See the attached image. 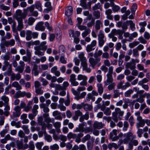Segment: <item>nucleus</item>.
<instances>
[{"mask_svg": "<svg viewBox=\"0 0 150 150\" xmlns=\"http://www.w3.org/2000/svg\"><path fill=\"white\" fill-rule=\"evenodd\" d=\"M125 138L123 140H120L118 142V145H120L123 143L125 144H127L129 141L134 139L135 136L131 132H128L124 134Z\"/></svg>", "mask_w": 150, "mask_h": 150, "instance_id": "obj_1", "label": "nucleus"}, {"mask_svg": "<svg viewBox=\"0 0 150 150\" xmlns=\"http://www.w3.org/2000/svg\"><path fill=\"white\" fill-rule=\"evenodd\" d=\"M101 58H95L91 57L89 59V62L90 64V66L93 69H94L96 65L97 64L98 67L100 66L101 64L100 62Z\"/></svg>", "mask_w": 150, "mask_h": 150, "instance_id": "obj_2", "label": "nucleus"}, {"mask_svg": "<svg viewBox=\"0 0 150 150\" xmlns=\"http://www.w3.org/2000/svg\"><path fill=\"white\" fill-rule=\"evenodd\" d=\"M15 44V41L14 39H12L9 40H3L2 43L0 44L1 48H3L4 46L8 47L13 46Z\"/></svg>", "mask_w": 150, "mask_h": 150, "instance_id": "obj_3", "label": "nucleus"}, {"mask_svg": "<svg viewBox=\"0 0 150 150\" xmlns=\"http://www.w3.org/2000/svg\"><path fill=\"white\" fill-rule=\"evenodd\" d=\"M5 65H3L2 68L3 71H5L7 67H8V69L7 71L4 72V74L5 75H7L8 76H10V75H11L12 73L11 69V65L9 63H8L7 62H5Z\"/></svg>", "mask_w": 150, "mask_h": 150, "instance_id": "obj_4", "label": "nucleus"}, {"mask_svg": "<svg viewBox=\"0 0 150 150\" xmlns=\"http://www.w3.org/2000/svg\"><path fill=\"white\" fill-rule=\"evenodd\" d=\"M26 17V15L24 13H22V11L20 9L17 10L15 14L14 15V17L17 21L23 20Z\"/></svg>", "mask_w": 150, "mask_h": 150, "instance_id": "obj_5", "label": "nucleus"}, {"mask_svg": "<svg viewBox=\"0 0 150 150\" xmlns=\"http://www.w3.org/2000/svg\"><path fill=\"white\" fill-rule=\"evenodd\" d=\"M77 79L79 81H82L80 83V85L81 86H86L87 84V77L85 75L81 74H79L77 76Z\"/></svg>", "mask_w": 150, "mask_h": 150, "instance_id": "obj_6", "label": "nucleus"}, {"mask_svg": "<svg viewBox=\"0 0 150 150\" xmlns=\"http://www.w3.org/2000/svg\"><path fill=\"white\" fill-rule=\"evenodd\" d=\"M4 106V115L6 116H8L10 114L9 111L10 110V107L9 105V104H4L2 101H0V107L1 108Z\"/></svg>", "mask_w": 150, "mask_h": 150, "instance_id": "obj_7", "label": "nucleus"}, {"mask_svg": "<svg viewBox=\"0 0 150 150\" xmlns=\"http://www.w3.org/2000/svg\"><path fill=\"white\" fill-rule=\"evenodd\" d=\"M135 115L137 117V120L138 121V122L137 123V127L138 129L137 132L138 135L139 137H141V131L139 128L141 127V116L140 113L139 111H138L135 113Z\"/></svg>", "mask_w": 150, "mask_h": 150, "instance_id": "obj_8", "label": "nucleus"}, {"mask_svg": "<svg viewBox=\"0 0 150 150\" xmlns=\"http://www.w3.org/2000/svg\"><path fill=\"white\" fill-rule=\"evenodd\" d=\"M14 111L13 112V116L14 117H19L21 114V109L18 106H16L13 108Z\"/></svg>", "mask_w": 150, "mask_h": 150, "instance_id": "obj_9", "label": "nucleus"}, {"mask_svg": "<svg viewBox=\"0 0 150 150\" xmlns=\"http://www.w3.org/2000/svg\"><path fill=\"white\" fill-rule=\"evenodd\" d=\"M117 130L114 129L110 134L109 138L112 141H115L118 139V137L117 136Z\"/></svg>", "mask_w": 150, "mask_h": 150, "instance_id": "obj_10", "label": "nucleus"}, {"mask_svg": "<svg viewBox=\"0 0 150 150\" xmlns=\"http://www.w3.org/2000/svg\"><path fill=\"white\" fill-rule=\"evenodd\" d=\"M69 81L71 85L73 86H76L79 85V83L76 81V75L74 74H72L70 76Z\"/></svg>", "mask_w": 150, "mask_h": 150, "instance_id": "obj_11", "label": "nucleus"}, {"mask_svg": "<svg viewBox=\"0 0 150 150\" xmlns=\"http://www.w3.org/2000/svg\"><path fill=\"white\" fill-rule=\"evenodd\" d=\"M38 123L39 125L42 126V129L44 130L47 127L46 124L43 121V118L42 116H41L38 118Z\"/></svg>", "mask_w": 150, "mask_h": 150, "instance_id": "obj_12", "label": "nucleus"}, {"mask_svg": "<svg viewBox=\"0 0 150 150\" xmlns=\"http://www.w3.org/2000/svg\"><path fill=\"white\" fill-rule=\"evenodd\" d=\"M35 50V54L38 56H43L44 54L45 51H41V48L40 47L36 46L34 47Z\"/></svg>", "mask_w": 150, "mask_h": 150, "instance_id": "obj_13", "label": "nucleus"}, {"mask_svg": "<svg viewBox=\"0 0 150 150\" xmlns=\"http://www.w3.org/2000/svg\"><path fill=\"white\" fill-rule=\"evenodd\" d=\"M106 76V80L104 82V85L106 86L110 84V83L113 82V81L112 75L107 74Z\"/></svg>", "mask_w": 150, "mask_h": 150, "instance_id": "obj_14", "label": "nucleus"}, {"mask_svg": "<svg viewBox=\"0 0 150 150\" xmlns=\"http://www.w3.org/2000/svg\"><path fill=\"white\" fill-rule=\"evenodd\" d=\"M101 110L103 112L104 114L106 115H111V111L109 108L106 107L105 106H101L100 108Z\"/></svg>", "mask_w": 150, "mask_h": 150, "instance_id": "obj_15", "label": "nucleus"}, {"mask_svg": "<svg viewBox=\"0 0 150 150\" xmlns=\"http://www.w3.org/2000/svg\"><path fill=\"white\" fill-rule=\"evenodd\" d=\"M45 6L47 8L44 10V12L48 13L52 9V8L51 5V3L50 1H47L45 3Z\"/></svg>", "mask_w": 150, "mask_h": 150, "instance_id": "obj_16", "label": "nucleus"}, {"mask_svg": "<svg viewBox=\"0 0 150 150\" xmlns=\"http://www.w3.org/2000/svg\"><path fill=\"white\" fill-rule=\"evenodd\" d=\"M78 57L81 61V65L87 63V60L84 56V53L81 52L79 54Z\"/></svg>", "mask_w": 150, "mask_h": 150, "instance_id": "obj_17", "label": "nucleus"}, {"mask_svg": "<svg viewBox=\"0 0 150 150\" xmlns=\"http://www.w3.org/2000/svg\"><path fill=\"white\" fill-rule=\"evenodd\" d=\"M44 23L42 22H39L36 25L35 29L37 30H40L42 31L45 30V27L43 25Z\"/></svg>", "mask_w": 150, "mask_h": 150, "instance_id": "obj_18", "label": "nucleus"}, {"mask_svg": "<svg viewBox=\"0 0 150 150\" xmlns=\"http://www.w3.org/2000/svg\"><path fill=\"white\" fill-rule=\"evenodd\" d=\"M52 115L56 120H62V117L61 115V113L57 110H56L52 112Z\"/></svg>", "mask_w": 150, "mask_h": 150, "instance_id": "obj_19", "label": "nucleus"}, {"mask_svg": "<svg viewBox=\"0 0 150 150\" xmlns=\"http://www.w3.org/2000/svg\"><path fill=\"white\" fill-rule=\"evenodd\" d=\"M73 11V8L72 6H69L66 8L65 11V14L67 16H69L72 15Z\"/></svg>", "mask_w": 150, "mask_h": 150, "instance_id": "obj_20", "label": "nucleus"}, {"mask_svg": "<svg viewBox=\"0 0 150 150\" xmlns=\"http://www.w3.org/2000/svg\"><path fill=\"white\" fill-rule=\"evenodd\" d=\"M25 92H21L20 91L18 90L16 92L14 96V97L15 98H17L19 97H23L25 96Z\"/></svg>", "mask_w": 150, "mask_h": 150, "instance_id": "obj_21", "label": "nucleus"}, {"mask_svg": "<svg viewBox=\"0 0 150 150\" xmlns=\"http://www.w3.org/2000/svg\"><path fill=\"white\" fill-rule=\"evenodd\" d=\"M53 125L56 129L57 132L59 133L61 132L60 128L61 126V123L59 122H56L53 123Z\"/></svg>", "mask_w": 150, "mask_h": 150, "instance_id": "obj_22", "label": "nucleus"}, {"mask_svg": "<svg viewBox=\"0 0 150 150\" xmlns=\"http://www.w3.org/2000/svg\"><path fill=\"white\" fill-rule=\"evenodd\" d=\"M104 124H103L102 122H98L97 121H96L93 124V127L95 128H97L100 129L103 127Z\"/></svg>", "mask_w": 150, "mask_h": 150, "instance_id": "obj_23", "label": "nucleus"}, {"mask_svg": "<svg viewBox=\"0 0 150 150\" xmlns=\"http://www.w3.org/2000/svg\"><path fill=\"white\" fill-rule=\"evenodd\" d=\"M18 21V25L17 29L19 31H21L24 28L23 20L17 21Z\"/></svg>", "mask_w": 150, "mask_h": 150, "instance_id": "obj_24", "label": "nucleus"}, {"mask_svg": "<svg viewBox=\"0 0 150 150\" xmlns=\"http://www.w3.org/2000/svg\"><path fill=\"white\" fill-rule=\"evenodd\" d=\"M125 67L129 68L131 70H133L135 68V64L131 62H127L125 65Z\"/></svg>", "mask_w": 150, "mask_h": 150, "instance_id": "obj_25", "label": "nucleus"}, {"mask_svg": "<svg viewBox=\"0 0 150 150\" xmlns=\"http://www.w3.org/2000/svg\"><path fill=\"white\" fill-rule=\"evenodd\" d=\"M40 106L41 108L43 109V110L44 112L47 113L49 111L50 109L48 108V106H47L46 104L42 103L40 104Z\"/></svg>", "mask_w": 150, "mask_h": 150, "instance_id": "obj_26", "label": "nucleus"}, {"mask_svg": "<svg viewBox=\"0 0 150 150\" xmlns=\"http://www.w3.org/2000/svg\"><path fill=\"white\" fill-rule=\"evenodd\" d=\"M11 86V87H13L16 88L17 91L21 90L22 89L21 86L19 84L18 82L14 81L13 82Z\"/></svg>", "mask_w": 150, "mask_h": 150, "instance_id": "obj_27", "label": "nucleus"}, {"mask_svg": "<svg viewBox=\"0 0 150 150\" xmlns=\"http://www.w3.org/2000/svg\"><path fill=\"white\" fill-rule=\"evenodd\" d=\"M106 14L107 15V18L110 20L113 19V16L111 15L112 13V11L111 9H108L106 10L105 11Z\"/></svg>", "mask_w": 150, "mask_h": 150, "instance_id": "obj_28", "label": "nucleus"}, {"mask_svg": "<svg viewBox=\"0 0 150 150\" xmlns=\"http://www.w3.org/2000/svg\"><path fill=\"white\" fill-rule=\"evenodd\" d=\"M94 139H92V141H88L87 143V146L88 150H91L93 147V142Z\"/></svg>", "mask_w": 150, "mask_h": 150, "instance_id": "obj_29", "label": "nucleus"}, {"mask_svg": "<svg viewBox=\"0 0 150 150\" xmlns=\"http://www.w3.org/2000/svg\"><path fill=\"white\" fill-rule=\"evenodd\" d=\"M83 70L85 71L87 73H90L91 71V69L88 67L87 63L81 65Z\"/></svg>", "mask_w": 150, "mask_h": 150, "instance_id": "obj_30", "label": "nucleus"}, {"mask_svg": "<svg viewBox=\"0 0 150 150\" xmlns=\"http://www.w3.org/2000/svg\"><path fill=\"white\" fill-rule=\"evenodd\" d=\"M65 52V47L63 45H60L59 47V53L60 55H63Z\"/></svg>", "mask_w": 150, "mask_h": 150, "instance_id": "obj_31", "label": "nucleus"}, {"mask_svg": "<svg viewBox=\"0 0 150 150\" xmlns=\"http://www.w3.org/2000/svg\"><path fill=\"white\" fill-rule=\"evenodd\" d=\"M114 112L117 115V114H118L119 116H122L124 113V112L121 110L120 109L118 108H116L115 109V112Z\"/></svg>", "mask_w": 150, "mask_h": 150, "instance_id": "obj_32", "label": "nucleus"}, {"mask_svg": "<svg viewBox=\"0 0 150 150\" xmlns=\"http://www.w3.org/2000/svg\"><path fill=\"white\" fill-rule=\"evenodd\" d=\"M1 99L4 102V104H9V98L8 97L5 95L2 96L1 97Z\"/></svg>", "mask_w": 150, "mask_h": 150, "instance_id": "obj_33", "label": "nucleus"}, {"mask_svg": "<svg viewBox=\"0 0 150 150\" xmlns=\"http://www.w3.org/2000/svg\"><path fill=\"white\" fill-rule=\"evenodd\" d=\"M46 43V41H43L40 43V46H38L41 47L42 51H45L47 47V46L45 45Z\"/></svg>", "mask_w": 150, "mask_h": 150, "instance_id": "obj_34", "label": "nucleus"}, {"mask_svg": "<svg viewBox=\"0 0 150 150\" xmlns=\"http://www.w3.org/2000/svg\"><path fill=\"white\" fill-rule=\"evenodd\" d=\"M26 38L27 40H29L32 38V32L30 30H28L26 32Z\"/></svg>", "mask_w": 150, "mask_h": 150, "instance_id": "obj_35", "label": "nucleus"}, {"mask_svg": "<svg viewBox=\"0 0 150 150\" xmlns=\"http://www.w3.org/2000/svg\"><path fill=\"white\" fill-rule=\"evenodd\" d=\"M139 97V98L137 100V101L140 102L141 101L139 99V98H141V92L140 91H138L137 92V93L134 94L132 96V98L133 99H134L136 98H137Z\"/></svg>", "mask_w": 150, "mask_h": 150, "instance_id": "obj_36", "label": "nucleus"}, {"mask_svg": "<svg viewBox=\"0 0 150 150\" xmlns=\"http://www.w3.org/2000/svg\"><path fill=\"white\" fill-rule=\"evenodd\" d=\"M83 105L84 109L86 111H91L93 109V107L91 105L86 104H83Z\"/></svg>", "mask_w": 150, "mask_h": 150, "instance_id": "obj_37", "label": "nucleus"}, {"mask_svg": "<svg viewBox=\"0 0 150 150\" xmlns=\"http://www.w3.org/2000/svg\"><path fill=\"white\" fill-rule=\"evenodd\" d=\"M1 9L5 11H8L10 9V7L9 6H6L4 4H1L0 5Z\"/></svg>", "mask_w": 150, "mask_h": 150, "instance_id": "obj_38", "label": "nucleus"}, {"mask_svg": "<svg viewBox=\"0 0 150 150\" xmlns=\"http://www.w3.org/2000/svg\"><path fill=\"white\" fill-rule=\"evenodd\" d=\"M39 108L38 105H34L33 106V108L32 109V112L33 114L35 115H37L38 113V111L37 110Z\"/></svg>", "mask_w": 150, "mask_h": 150, "instance_id": "obj_39", "label": "nucleus"}, {"mask_svg": "<svg viewBox=\"0 0 150 150\" xmlns=\"http://www.w3.org/2000/svg\"><path fill=\"white\" fill-rule=\"evenodd\" d=\"M103 52L101 50H99L95 52L94 55L95 58H100V57L102 54Z\"/></svg>", "mask_w": 150, "mask_h": 150, "instance_id": "obj_40", "label": "nucleus"}, {"mask_svg": "<svg viewBox=\"0 0 150 150\" xmlns=\"http://www.w3.org/2000/svg\"><path fill=\"white\" fill-rule=\"evenodd\" d=\"M102 24V23L100 20H98L96 21L95 25L96 29L97 30H99L100 28V25Z\"/></svg>", "mask_w": 150, "mask_h": 150, "instance_id": "obj_41", "label": "nucleus"}, {"mask_svg": "<svg viewBox=\"0 0 150 150\" xmlns=\"http://www.w3.org/2000/svg\"><path fill=\"white\" fill-rule=\"evenodd\" d=\"M57 79H53L52 81H51L50 83L49 84V86L51 88V89L52 88H55L57 84L54 83L55 82L57 81Z\"/></svg>", "mask_w": 150, "mask_h": 150, "instance_id": "obj_42", "label": "nucleus"}, {"mask_svg": "<svg viewBox=\"0 0 150 150\" xmlns=\"http://www.w3.org/2000/svg\"><path fill=\"white\" fill-rule=\"evenodd\" d=\"M98 91L100 94H101L103 91V88L101 84L99 83L98 84Z\"/></svg>", "mask_w": 150, "mask_h": 150, "instance_id": "obj_43", "label": "nucleus"}, {"mask_svg": "<svg viewBox=\"0 0 150 150\" xmlns=\"http://www.w3.org/2000/svg\"><path fill=\"white\" fill-rule=\"evenodd\" d=\"M21 128L24 130L25 133L26 134H28L30 132V130L28 129V125H23L21 127Z\"/></svg>", "mask_w": 150, "mask_h": 150, "instance_id": "obj_44", "label": "nucleus"}, {"mask_svg": "<svg viewBox=\"0 0 150 150\" xmlns=\"http://www.w3.org/2000/svg\"><path fill=\"white\" fill-rule=\"evenodd\" d=\"M121 93H120L119 91L116 89L114 91V94L113 95V97L114 98H116L120 96V95Z\"/></svg>", "mask_w": 150, "mask_h": 150, "instance_id": "obj_45", "label": "nucleus"}, {"mask_svg": "<svg viewBox=\"0 0 150 150\" xmlns=\"http://www.w3.org/2000/svg\"><path fill=\"white\" fill-rule=\"evenodd\" d=\"M35 7L39 11H41L42 8L41 7V4L40 3L39 1H37L35 3Z\"/></svg>", "mask_w": 150, "mask_h": 150, "instance_id": "obj_46", "label": "nucleus"}, {"mask_svg": "<svg viewBox=\"0 0 150 150\" xmlns=\"http://www.w3.org/2000/svg\"><path fill=\"white\" fill-rule=\"evenodd\" d=\"M126 23L127 24H129L130 27L132 30H134L135 28L134 27V24L132 21L130 20L129 21H127L126 22Z\"/></svg>", "mask_w": 150, "mask_h": 150, "instance_id": "obj_47", "label": "nucleus"}, {"mask_svg": "<svg viewBox=\"0 0 150 150\" xmlns=\"http://www.w3.org/2000/svg\"><path fill=\"white\" fill-rule=\"evenodd\" d=\"M133 91L131 89H130L127 91L125 93V96L126 97H129L130 96L131 94L133 93Z\"/></svg>", "mask_w": 150, "mask_h": 150, "instance_id": "obj_48", "label": "nucleus"}, {"mask_svg": "<svg viewBox=\"0 0 150 150\" xmlns=\"http://www.w3.org/2000/svg\"><path fill=\"white\" fill-rule=\"evenodd\" d=\"M76 137V134H73L71 132L69 133L67 135V137L69 139H75Z\"/></svg>", "mask_w": 150, "mask_h": 150, "instance_id": "obj_49", "label": "nucleus"}, {"mask_svg": "<svg viewBox=\"0 0 150 150\" xmlns=\"http://www.w3.org/2000/svg\"><path fill=\"white\" fill-rule=\"evenodd\" d=\"M121 30L116 29H113L112 30V33H113L114 35L121 34V33L122 32Z\"/></svg>", "mask_w": 150, "mask_h": 150, "instance_id": "obj_50", "label": "nucleus"}, {"mask_svg": "<svg viewBox=\"0 0 150 150\" xmlns=\"http://www.w3.org/2000/svg\"><path fill=\"white\" fill-rule=\"evenodd\" d=\"M108 85V89L109 91H111L116 86V84L115 82H113L110 83V84Z\"/></svg>", "mask_w": 150, "mask_h": 150, "instance_id": "obj_51", "label": "nucleus"}, {"mask_svg": "<svg viewBox=\"0 0 150 150\" xmlns=\"http://www.w3.org/2000/svg\"><path fill=\"white\" fill-rule=\"evenodd\" d=\"M91 137L90 135L89 134H87L82 139L81 142L83 143H85L86 141L89 140Z\"/></svg>", "mask_w": 150, "mask_h": 150, "instance_id": "obj_52", "label": "nucleus"}, {"mask_svg": "<svg viewBox=\"0 0 150 150\" xmlns=\"http://www.w3.org/2000/svg\"><path fill=\"white\" fill-rule=\"evenodd\" d=\"M91 30L89 29L86 30L82 33V35L83 38H85L90 33Z\"/></svg>", "mask_w": 150, "mask_h": 150, "instance_id": "obj_53", "label": "nucleus"}, {"mask_svg": "<svg viewBox=\"0 0 150 150\" xmlns=\"http://www.w3.org/2000/svg\"><path fill=\"white\" fill-rule=\"evenodd\" d=\"M139 43V42L134 41L130 43L129 44V46L131 48H133L138 45Z\"/></svg>", "mask_w": 150, "mask_h": 150, "instance_id": "obj_54", "label": "nucleus"}, {"mask_svg": "<svg viewBox=\"0 0 150 150\" xmlns=\"http://www.w3.org/2000/svg\"><path fill=\"white\" fill-rule=\"evenodd\" d=\"M146 97V98L148 99H150V94L149 93H144L143 95H141V103L143 102L144 101V100L142 99Z\"/></svg>", "mask_w": 150, "mask_h": 150, "instance_id": "obj_55", "label": "nucleus"}, {"mask_svg": "<svg viewBox=\"0 0 150 150\" xmlns=\"http://www.w3.org/2000/svg\"><path fill=\"white\" fill-rule=\"evenodd\" d=\"M44 143L42 142H38L35 144L36 148L38 149H41Z\"/></svg>", "mask_w": 150, "mask_h": 150, "instance_id": "obj_56", "label": "nucleus"}, {"mask_svg": "<svg viewBox=\"0 0 150 150\" xmlns=\"http://www.w3.org/2000/svg\"><path fill=\"white\" fill-rule=\"evenodd\" d=\"M24 68L20 66H18L15 69V71H18L19 73H22L23 72Z\"/></svg>", "mask_w": 150, "mask_h": 150, "instance_id": "obj_57", "label": "nucleus"}, {"mask_svg": "<svg viewBox=\"0 0 150 150\" xmlns=\"http://www.w3.org/2000/svg\"><path fill=\"white\" fill-rule=\"evenodd\" d=\"M50 148L51 150H58L59 149V147L57 144H54L51 145L50 147Z\"/></svg>", "mask_w": 150, "mask_h": 150, "instance_id": "obj_58", "label": "nucleus"}, {"mask_svg": "<svg viewBox=\"0 0 150 150\" xmlns=\"http://www.w3.org/2000/svg\"><path fill=\"white\" fill-rule=\"evenodd\" d=\"M11 124L12 126H15L17 128H19L21 127L19 122H16L14 121H13L11 122Z\"/></svg>", "mask_w": 150, "mask_h": 150, "instance_id": "obj_59", "label": "nucleus"}, {"mask_svg": "<svg viewBox=\"0 0 150 150\" xmlns=\"http://www.w3.org/2000/svg\"><path fill=\"white\" fill-rule=\"evenodd\" d=\"M69 83L68 82L66 81H64L62 84V86L63 90H66L67 88L69 86Z\"/></svg>", "mask_w": 150, "mask_h": 150, "instance_id": "obj_60", "label": "nucleus"}, {"mask_svg": "<svg viewBox=\"0 0 150 150\" xmlns=\"http://www.w3.org/2000/svg\"><path fill=\"white\" fill-rule=\"evenodd\" d=\"M35 19L33 17H30L28 20V24L29 25H32L35 21Z\"/></svg>", "mask_w": 150, "mask_h": 150, "instance_id": "obj_61", "label": "nucleus"}, {"mask_svg": "<svg viewBox=\"0 0 150 150\" xmlns=\"http://www.w3.org/2000/svg\"><path fill=\"white\" fill-rule=\"evenodd\" d=\"M10 58V56L8 55H5L3 57V59L4 60V65H5V62H7L8 63H9L8 62V60H9Z\"/></svg>", "mask_w": 150, "mask_h": 150, "instance_id": "obj_62", "label": "nucleus"}, {"mask_svg": "<svg viewBox=\"0 0 150 150\" xmlns=\"http://www.w3.org/2000/svg\"><path fill=\"white\" fill-rule=\"evenodd\" d=\"M46 79L49 80H51V81H52L53 79H57L55 76H52L51 75L49 74L46 75Z\"/></svg>", "mask_w": 150, "mask_h": 150, "instance_id": "obj_63", "label": "nucleus"}, {"mask_svg": "<svg viewBox=\"0 0 150 150\" xmlns=\"http://www.w3.org/2000/svg\"><path fill=\"white\" fill-rule=\"evenodd\" d=\"M48 66L47 64H42L39 66V69L42 70L47 69L48 68Z\"/></svg>", "mask_w": 150, "mask_h": 150, "instance_id": "obj_64", "label": "nucleus"}]
</instances>
